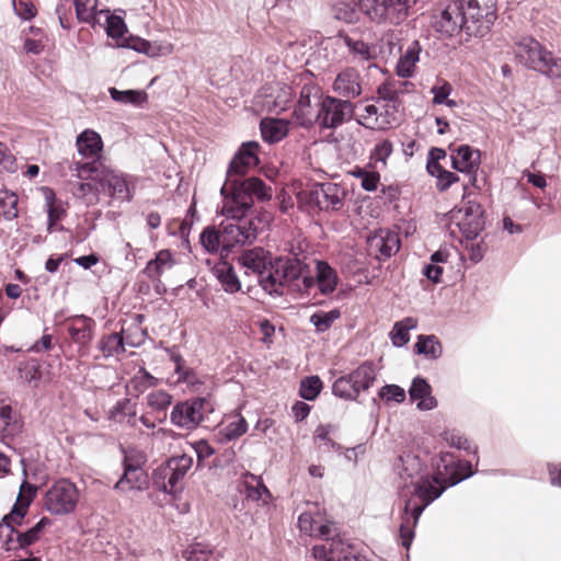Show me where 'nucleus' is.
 Returning <instances> with one entry per match:
<instances>
[{"label": "nucleus", "instance_id": "1", "mask_svg": "<svg viewBox=\"0 0 561 561\" xmlns=\"http://www.w3.org/2000/svg\"><path fill=\"white\" fill-rule=\"evenodd\" d=\"M36 495V486L24 480L19 490L15 503L9 514L2 518L0 524V548L7 551L21 549L26 550L36 543L43 536L45 529L51 525L48 517H42L33 527L20 533L14 526H21L28 507Z\"/></svg>", "mask_w": 561, "mask_h": 561}, {"label": "nucleus", "instance_id": "2", "mask_svg": "<svg viewBox=\"0 0 561 561\" xmlns=\"http://www.w3.org/2000/svg\"><path fill=\"white\" fill-rule=\"evenodd\" d=\"M314 286L308 266L298 257L279 256L270 262L266 276L261 278V287L270 295L282 296L285 288L309 291Z\"/></svg>", "mask_w": 561, "mask_h": 561}, {"label": "nucleus", "instance_id": "3", "mask_svg": "<svg viewBox=\"0 0 561 561\" xmlns=\"http://www.w3.org/2000/svg\"><path fill=\"white\" fill-rule=\"evenodd\" d=\"M75 175L80 180H92L99 183L101 192L110 197L122 201H131L135 194L136 179L107 167L104 161L76 162Z\"/></svg>", "mask_w": 561, "mask_h": 561}, {"label": "nucleus", "instance_id": "4", "mask_svg": "<svg viewBox=\"0 0 561 561\" xmlns=\"http://www.w3.org/2000/svg\"><path fill=\"white\" fill-rule=\"evenodd\" d=\"M516 58L527 68L550 79H561V58L556 57L533 37H524L515 45Z\"/></svg>", "mask_w": 561, "mask_h": 561}, {"label": "nucleus", "instance_id": "5", "mask_svg": "<svg viewBox=\"0 0 561 561\" xmlns=\"http://www.w3.org/2000/svg\"><path fill=\"white\" fill-rule=\"evenodd\" d=\"M465 14V33L483 37L490 33L497 19L496 0H461Z\"/></svg>", "mask_w": 561, "mask_h": 561}, {"label": "nucleus", "instance_id": "6", "mask_svg": "<svg viewBox=\"0 0 561 561\" xmlns=\"http://www.w3.org/2000/svg\"><path fill=\"white\" fill-rule=\"evenodd\" d=\"M213 411L211 404L205 398H194L178 402L170 413V421L179 428L195 430Z\"/></svg>", "mask_w": 561, "mask_h": 561}, {"label": "nucleus", "instance_id": "7", "mask_svg": "<svg viewBox=\"0 0 561 561\" xmlns=\"http://www.w3.org/2000/svg\"><path fill=\"white\" fill-rule=\"evenodd\" d=\"M79 500V491L68 479L56 481L45 494L44 506L53 515L72 513Z\"/></svg>", "mask_w": 561, "mask_h": 561}, {"label": "nucleus", "instance_id": "8", "mask_svg": "<svg viewBox=\"0 0 561 561\" xmlns=\"http://www.w3.org/2000/svg\"><path fill=\"white\" fill-rule=\"evenodd\" d=\"M445 481L446 478L443 476L439 467L437 474L434 477H420V479L415 481L413 484L414 493L421 500L422 504L412 505V500H408L405 503V513L408 514V511H412L414 524H417L425 507L443 494L446 489V485L443 484Z\"/></svg>", "mask_w": 561, "mask_h": 561}, {"label": "nucleus", "instance_id": "9", "mask_svg": "<svg viewBox=\"0 0 561 561\" xmlns=\"http://www.w3.org/2000/svg\"><path fill=\"white\" fill-rule=\"evenodd\" d=\"M317 123L322 128L334 129L351 119L354 114L355 105L347 100L327 95L317 103Z\"/></svg>", "mask_w": 561, "mask_h": 561}, {"label": "nucleus", "instance_id": "10", "mask_svg": "<svg viewBox=\"0 0 561 561\" xmlns=\"http://www.w3.org/2000/svg\"><path fill=\"white\" fill-rule=\"evenodd\" d=\"M463 3L461 0L443 2L433 15V24L437 32L446 36H455L465 32Z\"/></svg>", "mask_w": 561, "mask_h": 561}, {"label": "nucleus", "instance_id": "11", "mask_svg": "<svg viewBox=\"0 0 561 561\" xmlns=\"http://www.w3.org/2000/svg\"><path fill=\"white\" fill-rule=\"evenodd\" d=\"M307 194L310 204L327 211L342 209L346 196L345 188L332 182L317 183Z\"/></svg>", "mask_w": 561, "mask_h": 561}, {"label": "nucleus", "instance_id": "12", "mask_svg": "<svg viewBox=\"0 0 561 561\" xmlns=\"http://www.w3.org/2000/svg\"><path fill=\"white\" fill-rule=\"evenodd\" d=\"M224 251L229 252L238 245L251 244L256 240L257 228L253 220L222 221L220 222Z\"/></svg>", "mask_w": 561, "mask_h": 561}, {"label": "nucleus", "instance_id": "13", "mask_svg": "<svg viewBox=\"0 0 561 561\" xmlns=\"http://www.w3.org/2000/svg\"><path fill=\"white\" fill-rule=\"evenodd\" d=\"M220 194L222 196L220 214L228 221L229 219L233 221L248 220L245 216L253 206L252 199L244 194H240L230 181L225 182L220 188Z\"/></svg>", "mask_w": 561, "mask_h": 561}, {"label": "nucleus", "instance_id": "14", "mask_svg": "<svg viewBox=\"0 0 561 561\" xmlns=\"http://www.w3.org/2000/svg\"><path fill=\"white\" fill-rule=\"evenodd\" d=\"M363 83L364 79L358 69L344 67L336 73L331 88L340 99L351 101L362 94Z\"/></svg>", "mask_w": 561, "mask_h": 561}, {"label": "nucleus", "instance_id": "15", "mask_svg": "<svg viewBox=\"0 0 561 561\" xmlns=\"http://www.w3.org/2000/svg\"><path fill=\"white\" fill-rule=\"evenodd\" d=\"M259 148L260 145L256 141H248L242 144L229 163L226 181L231 182L234 179H240L251 168L257 165L260 161L257 157Z\"/></svg>", "mask_w": 561, "mask_h": 561}, {"label": "nucleus", "instance_id": "16", "mask_svg": "<svg viewBox=\"0 0 561 561\" xmlns=\"http://www.w3.org/2000/svg\"><path fill=\"white\" fill-rule=\"evenodd\" d=\"M368 253L382 261L397 253L400 248L399 236L388 229H380L367 239Z\"/></svg>", "mask_w": 561, "mask_h": 561}, {"label": "nucleus", "instance_id": "17", "mask_svg": "<svg viewBox=\"0 0 561 561\" xmlns=\"http://www.w3.org/2000/svg\"><path fill=\"white\" fill-rule=\"evenodd\" d=\"M321 96L314 87L304 85L297 105L294 110V117L298 125L310 126L317 122V111H314L313 101L320 102Z\"/></svg>", "mask_w": 561, "mask_h": 561}, {"label": "nucleus", "instance_id": "18", "mask_svg": "<svg viewBox=\"0 0 561 561\" xmlns=\"http://www.w3.org/2000/svg\"><path fill=\"white\" fill-rule=\"evenodd\" d=\"M451 167L469 175V183L477 186V171L480 167V151L468 145L460 146L456 153L451 154Z\"/></svg>", "mask_w": 561, "mask_h": 561}, {"label": "nucleus", "instance_id": "19", "mask_svg": "<svg viewBox=\"0 0 561 561\" xmlns=\"http://www.w3.org/2000/svg\"><path fill=\"white\" fill-rule=\"evenodd\" d=\"M193 459L187 455L172 457L169 459L167 468L163 469L164 479L162 491L169 494L175 493L180 486L179 482L185 477L191 469Z\"/></svg>", "mask_w": 561, "mask_h": 561}, {"label": "nucleus", "instance_id": "20", "mask_svg": "<svg viewBox=\"0 0 561 561\" xmlns=\"http://www.w3.org/2000/svg\"><path fill=\"white\" fill-rule=\"evenodd\" d=\"M238 262L245 268V273H253L257 275L259 283L261 278L266 276L270 267V253L263 248H253L244 251L238 259Z\"/></svg>", "mask_w": 561, "mask_h": 561}, {"label": "nucleus", "instance_id": "21", "mask_svg": "<svg viewBox=\"0 0 561 561\" xmlns=\"http://www.w3.org/2000/svg\"><path fill=\"white\" fill-rule=\"evenodd\" d=\"M148 484V474L144 468H124L122 477L114 484V490L121 494H128L133 491H142Z\"/></svg>", "mask_w": 561, "mask_h": 561}, {"label": "nucleus", "instance_id": "22", "mask_svg": "<svg viewBox=\"0 0 561 561\" xmlns=\"http://www.w3.org/2000/svg\"><path fill=\"white\" fill-rule=\"evenodd\" d=\"M176 261L170 250L163 249L157 252L154 259L150 260L142 273L153 283L160 282L161 277L171 271Z\"/></svg>", "mask_w": 561, "mask_h": 561}, {"label": "nucleus", "instance_id": "23", "mask_svg": "<svg viewBox=\"0 0 561 561\" xmlns=\"http://www.w3.org/2000/svg\"><path fill=\"white\" fill-rule=\"evenodd\" d=\"M397 122L389 110L379 113V107L369 104L364 107V112L358 115L357 123L370 129H386Z\"/></svg>", "mask_w": 561, "mask_h": 561}, {"label": "nucleus", "instance_id": "24", "mask_svg": "<svg viewBox=\"0 0 561 561\" xmlns=\"http://www.w3.org/2000/svg\"><path fill=\"white\" fill-rule=\"evenodd\" d=\"M77 148L80 156L92 161L101 160L103 141L101 136L92 130L85 129L77 137Z\"/></svg>", "mask_w": 561, "mask_h": 561}, {"label": "nucleus", "instance_id": "25", "mask_svg": "<svg viewBox=\"0 0 561 561\" xmlns=\"http://www.w3.org/2000/svg\"><path fill=\"white\" fill-rule=\"evenodd\" d=\"M231 184L238 190L240 194L247 195L253 201V197L259 201H268L272 197V188L259 178H248L245 180L234 179Z\"/></svg>", "mask_w": 561, "mask_h": 561}, {"label": "nucleus", "instance_id": "26", "mask_svg": "<svg viewBox=\"0 0 561 561\" xmlns=\"http://www.w3.org/2000/svg\"><path fill=\"white\" fill-rule=\"evenodd\" d=\"M172 402L173 397L162 389L150 391L145 398L146 407L150 410L151 415H156L159 423L167 419V412Z\"/></svg>", "mask_w": 561, "mask_h": 561}, {"label": "nucleus", "instance_id": "27", "mask_svg": "<svg viewBox=\"0 0 561 561\" xmlns=\"http://www.w3.org/2000/svg\"><path fill=\"white\" fill-rule=\"evenodd\" d=\"M432 388L428 382L421 377L413 379L409 390L410 398L417 401L416 405L420 410L428 411L437 405L436 399L431 394Z\"/></svg>", "mask_w": 561, "mask_h": 561}, {"label": "nucleus", "instance_id": "28", "mask_svg": "<svg viewBox=\"0 0 561 561\" xmlns=\"http://www.w3.org/2000/svg\"><path fill=\"white\" fill-rule=\"evenodd\" d=\"M23 428V421L10 405L0 408V439L12 438Z\"/></svg>", "mask_w": 561, "mask_h": 561}, {"label": "nucleus", "instance_id": "29", "mask_svg": "<svg viewBox=\"0 0 561 561\" xmlns=\"http://www.w3.org/2000/svg\"><path fill=\"white\" fill-rule=\"evenodd\" d=\"M94 325L93 319L85 316H76L71 319L68 333L75 343L85 345L92 339Z\"/></svg>", "mask_w": 561, "mask_h": 561}, {"label": "nucleus", "instance_id": "30", "mask_svg": "<svg viewBox=\"0 0 561 561\" xmlns=\"http://www.w3.org/2000/svg\"><path fill=\"white\" fill-rule=\"evenodd\" d=\"M248 431V423L241 414H234L227 417L225 424L217 433L220 443H228L239 438Z\"/></svg>", "mask_w": 561, "mask_h": 561}, {"label": "nucleus", "instance_id": "31", "mask_svg": "<svg viewBox=\"0 0 561 561\" xmlns=\"http://www.w3.org/2000/svg\"><path fill=\"white\" fill-rule=\"evenodd\" d=\"M422 51L417 41L411 42L397 64V73L401 78H410L413 75L416 62Z\"/></svg>", "mask_w": 561, "mask_h": 561}, {"label": "nucleus", "instance_id": "32", "mask_svg": "<svg viewBox=\"0 0 561 561\" xmlns=\"http://www.w3.org/2000/svg\"><path fill=\"white\" fill-rule=\"evenodd\" d=\"M314 285H318L319 290L323 295L331 294L335 290L337 285V275L335 271L324 261L316 262V278Z\"/></svg>", "mask_w": 561, "mask_h": 561}, {"label": "nucleus", "instance_id": "33", "mask_svg": "<svg viewBox=\"0 0 561 561\" xmlns=\"http://www.w3.org/2000/svg\"><path fill=\"white\" fill-rule=\"evenodd\" d=\"M110 419L114 422L124 423L135 428L138 423L136 404L127 398L117 401L110 411Z\"/></svg>", "mask_w": 561, "mask_h": 561}, {"label": "nucleus", "instance_id": "34", "mask_svg": "<svg viewBox=\"0 0 561 561\" xmlns=\"http://www.w3.org/2000/svg\"><path fill=\"white\" fill-rule=\"evenodd\" d=\"M243 485L245 496L252 501H262L263 504H267L272 495L268 489L264 485L262 479L250 472L243 474Z\"/></svg>", "mask_w": 561, "mask_h": 561}, {"label": "nucleus", "instance_id": "35", "mask_svg": "<svg viewBox=\"0 0 561 561\" xmlns=\"http://www.w3.org/2000/svg\"><path fill=\"white\" fill-rule=\"evenodd\" d=\"M400 467H399V476L400 479L408 484V480H410L411 484H414L420 477H424L422 474L423 465L420 458L413 454H405L400 457Z\"/></svg>", "mask_w": 561, "mask_h": 561}, {"label": "nucleus", "instance_id": "36", "mask_svg": "<svg viewBox=\"0 0 561 561\" xmlns=\"http://www.w3.org/2000/svg\"><path fill=\"white\" fill-rule=\"evenodd\" d=\"M262 138L270 144L280 141L288 134V122L278 118H264L260 124Z\"/></svg>", "mask_w": 561, "mask_h": 561}, {"label": "nucleus", "instance_id": "37", "mask_svg": "<svg viewBox=\"0 0 561 561\" xmlns=\"http://www.w3.org/2000/svg\"><path fill=\"white\" fill-rule=\"evenodd\" d=\"M96 348L101 352L100 356H95L96 359L117 357L125 352L124 339L119 333L103 335L99 340Z\"/></svg>", "mask_w": 561, "mask_h": 561}, {"label": "nucleus", "instance_id": "38", "mask_svg": "<svg viewBox=\"0 0 561 561\" xmlns=\"http://www.w3.org/2000/svg\"><path fill=\"white\" fill-rule=\"evenodd\" d=\"M76 14L80 22L92 26L101 24L100 16L105 10L98 9V0H75Z\"/></svg>", "mask_w": 561, "mask_h": 561}, {"label": "nucleus", "instance_id": "39", "mask_svg": "<svg viewBox=\"0 0 561 561\" xmlns=\"http://www.w3.org/2000/svg\"><path fill=\"white\" fill-rule=\"evenodd\" d=\"M359 11L366 14L371 21L380 23L389 20L391 14L385 0H357Z\"/></svg>", "mask_w": 561, "mask_h": 561}, {"label": "nucleus", "instance_id": "40", "mask_svg": "<svg viewBox=\"0 0 561 561\" xmlns=\"http://www.w3.org/2000/svg\"><path fill=\"white\" fill-rule=\"evenodd\" d=\"M43 193L48 213V231L61 230V227H58L57 222L65 216L66 209L61 202L56 201L53 190L44 187Z\"/></svg>", "mask_w": 561, "mask_h": 561}, {"label": "nucleus", "instance_id": "41", "mask_svg": "<svg viewBox=\"0 0 561 561\" xmlns=\"http://www.w3.org/2000/svg\"><path fill=\"white\" fill-rule=\"evenodd\" d=\"M324 513L317 504H312L298 517L299 529L308 536H313L314 528L324 522Z\"/></svg>", "mask_w": 561, "mask_h": 561}, {"label": "nucleus", "instance_id": "42", "mask_svg": "<svg viewBox=\"0 0 561 561\" xmlns=\"http://www.w3.org/2000/svg\"><path fill=\"white\" fill-rule=\"evenodd\" d=\"M352 380L358 389L359 393L362 391L368 390L376 379V368L374 363L364 362L360 366H358L351 374Z\"/></svg>", "mask_w": 561, "mask_h": 561}, {"label": "nucleus", "instance_id": "43", "mask_svg": "<svg viewBox=\"0 0 561 561\" xmlns=\"http://www.w3.org/2000/svg\"><path fill=\"white\" fill-rule=\"evenodd\" d=\"M417 320L413 317H407L401 321L394 323L391 332L390 340L397 347L405 345L410 341L409 331L415 329Z\"/></svg>", "mask_w": 561, "mask_h": 561}, {"label": "nucleus", "instance_id": "44", "mask_svg": "<svg viewBox=\"0 0 561 561\" xmlns=\"http://www.w3.org/2000/svg\"><path fill=\"white\" fill-rule=\"evenodd\" d=\"M222 231L220 225L218 228L215 226H208L206 227L201 236L199 241L203 248L208 253H217V252H225L224 251V243L221 242Z\"/></svg>", "mask_w": 561, "mask_h": 561}, {"label": "nucleus", "instance_id": "45", "mask_svg": "<svg viewBox=\"0 0 561 561\" xmlns=\"http://www.w3.org/2000/svg\"><path fill=\"white\" fill-rule=\"evenodd\" d=\"M458 227L468 241L474 240L484 229V218L472 216H458Z\"/></svg>", "mask_w": 561, "mask_h": 561}, {"label": "nucleus", "instance_id": "46", "mask_svg": "<svg viewBox=\"0 0 561 561\" xmlns=\"http://www.w3.org/2000/svg\"><path fill=\"white\" fill-rule=\"evenodd\" d=\"M334 16L346 23H354L358 20L357 0H339L333 4Z\"/></svg>", "mask_w": 561, "mask_h": 561}, {"label": "nucleus", "instance_id": "47", "mask_svg": "<svg viewBox=\"0 0 561 561\" xmlns=\"http://www.w3.org/2000/svg\"><path fill=\"white\" fill-rule=\"evenodd\" d=\"M111 98L118 103L122 104H131L135 106H141L147 102V93L145 91L139 90H126L121 91L116 88L108 89Z\"/></svg>", "mask_w": 561, "mask_h": 561}, {"label": "nucleus", "instance_id": "48", "mask_svg": "<svg viewBox=\"0 0 561 561\" xmlns=\"http://www.w3.org/2000/svg\"><path fill=\"white\" fill-rule=\"evenodd\" d=\"M417 354L436 359L442 355V345L435 335H420L415 343Z\"/></svg>", "mask_w": 561, "mask_h": 561}, {"label": "nucleus", "instance_id": "49", "mask_svg": "<svg viewBox=\"0 0 561 561\" xmlns=\"http://www.w3.org/2000/svg\"><path fill=\"white\" fill-rule=\"evenodd\" d=\"M331 425H323L320 424L313 435V442L319 451L321 453H328L330 450L340 451L341 447L337 445L331 437L330 433L332 431Z\"/></svg>", "mask_w": 561, "mask_h": 561}, {"label": "nucleus", "instance_id": "50", "mask_svg": "<svg viewBox=\"0 0 561 561\" xmlns=\"http://www.w3.org/2000/svg\"><path fill=\"white\" fill-rule=\"evenodd\" d=\"M377 94L378 102H386V110H389L392 113V116H394V113L398 112V107L400 104L399 94L397 89L394 88V84L391 82H385L380 84L377 89Z\"/></svg>", "mask_w": 561, "mask_h": 561}, {"label": "nucleus", "instance_id": "51", "mask_svg": "<svg viewBox=\"0 0 561 561\" xmlns=\"http://www.w3.org/2000/svg\"><path fill=\"white\" fill-rule=\"evenodd\" d=\"M332 392L342 399L355 400L359 396V391L352 380L351 375L337 378L333 386Z\"/></svg>", "mask_w": 561, "mask_h": 561}, {"label": "nucleus", "instance_id": "52", "mask_svg": "<svg viewBox=\"0 0 561 561\" xmlns=\"http://www.w3.org/2000/svg\"><path fill=\"white\" fill-rule=\"evenodd\" d=\"M18 196L9 191H0V220H12L18 216Z\"/></svg>", "mask_w": 561, "mask_h": 561}, {"label": "nucleus", "instance_id": "53", "mask_svg": "<svg viewBox=\"0 0 561 561\" xmlns=\"http://www.w3.org/2000/svg\"><path fill=\"white\" fill-rule=\"evenodd\" d=\"M217 277L226 293L234 294L241 289L240 280L231 266L218 268Z\"/></svg>", "mask_w": 561, "mask_h": 561}, {"label": "nucleus", "instance_id": "54", "mask_svg": "<svg viewBox=\"0 0 561 561\" xmlns=\"http://www.w3.org/2000/svg\"><path fill=\"white\" fill-rule=\"evenodd\" d=\"M293 93L288 85H279L275 96L270 95L265 105L275 112L285 111L291 100Z\"/></svg>", "mask_w": 561, "mask_h": 561}, {"label": "nucleus", "instance_id": "55", "mask_svg": "<svg viewBox=\"0 0 561 561\" xmlns=\"http://www.w3.org/2000/svg\"><path fill=\"white\" fill-rule=\"evenodd\" d=\"M158 383L159 379L142 367L130 379L133 389L138 393H144L149 388L158 386Z\"/></svg>", "mask_w": 561, "mask_h": 561}, {"label": "nucleus", "instance_id": "56", "mask_svg": "<svg viewBox=\"0 0 561 561\" xmlns=\"http://www.w3.org/2000/svg\"><path fill=\"white\" fill-rule=\"evenodd\" d=\"M185 558L187 561H218L213 549L201 542L190 546L185 551Z\"/></svg>", "mask_w": 561, "mask_h": 561}, {"label": "nucleus", "instance_id": "57", "mask_svg": "<svg viewBox=\"0 0 561 561\" xmlns=\"http://www.w3.org/2000/svg\"><path fill=\"white\" fill-rule=\"evenodd\" d=\"M322 381L318 376H310L305 378L299 388V394L305 400H314L320 393Z\"/></svg>", "mask_w": 561, "mask_h": 561}, {"label": "nucleus", "instance_id": "58", "mask_svg": "<svg viewBox=\"0 0 561 561\" xmlns=\"http://www.w3.org/2000/svg\"><path fill=\"white\" fill-rule=\"evenodd\" d=\"M106 22V34L112 38H122L126 32V25L121 16L110 14L108 10L103 13Z\"/></svg>", "mask_w": 561, "mask_h": 561}, {"label": "nucleus", "instance_id": "59", "mask_svg": "<svg viewBox=\"0 0 561 561\" xmlns=\"http://www.w3.org/2000/svg\"><path fill=\"white\" fill-rule=\"evenodd\" d=\"M340 317L339 310H331L329 312H316L310 317V322L316 327L317 331H327L332 323Z\"/></svg>", "mask_w": 561, "mask_h": 561}, {"label": "nucleus", "instance_id": "60", "mask_svg": "<svg viewBox=\"0 0 561 561\" xmlns=\"http://www.w3.org/2000/svg\"><path fill=\"white\" fill-rule=\"evenodd\" d=\"M81 181L82 182L78 183L76 186L75 195L79 198H89L90 201H98L99 194L101 192L99 183H95L92 180Z\"/></svg>", "mask_w": 561, "mask_h": 561}, {"label": "nucleus", "instance_id": "61", "mask_svg": "<svg viewBox=\"0 0 561 561\" xmlns=\"http://www.w3.org/2000/svg\"><path fill=\"white\" fill-rule=\"evenodd\" d=\"M393 151V145L390 140L383 139L378 141L371 153L370 159L375 161V163H381L382 167L387 165V159L391 156Z\"/></svg>", "mask_w": 561, "mask_h": 561}, {"label": "nucleus", "instance_id": "62", "mask_svg": "<svg viewBox=\"0 0 561 561\" xmlns=\"http://www.w3.org/2000/svg\"><path fill=\"white\" fill-rule=\"evenodd\" d=\"M144 48L145 49L141 54H145L149 57H161L171 55L174 50V45L168 42L147 41Z\"/></svg>", "mask_w": 561, "mask_h": 561}, {"label": "nucleus", "instance_id": "63", "mask_svg": "<svg viewBox=\"0 0 561 561\" xmlns=\"http://www.w3.org/2000/svg\"><path fill=\"white\" fill-rule=\"evenodd\" d=\"M119 334L124 339V347L126 345L131 347L140 346L146 336V333L137 324L123 329Z\"/></svg>", "mask_w": 561, "mask_h": 561}, {"label": "nucleus", "instance_id": "64", "mask_svg": "<svg viewBox=\"0 0 561 561\" xmlns=\"http://www.w3.org/2000/svg\"><path fill=\"white\" fill-rule=\"evenodd\" d=\"M345 45L348 47L350 51L359 60H369L373 57L369 45L363 41L345 37Z\"/></svg>", "mask_w": 561, "mask_h": 561}]
</instances>
